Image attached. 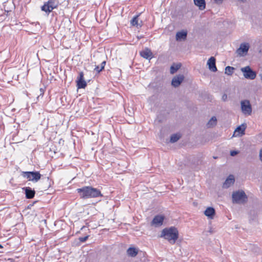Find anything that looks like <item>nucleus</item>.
<instances>
[{"label": "nucleus", "mask_w": 262, "mask_h": 262, "mask_svg": "<svg viewBox=\"0 0 262 262\" xmlns=\"http://www.w3.org/2000/svg\"><path fill=\"white\" fill-rule=\"evenodd\" d=\"M160 237H164L171 244H174L178 238L179 232L177 229L174 227L165 228L162 230Z\"/></svg>", "instance_id": "2"}, {"label": "nucleus", "mask_w": 262, "mask_h": 262, "mask_svg": "<svg viewBox=\"0 0 262 262\" xmlns=\"http://www.w3.org/2000/svg\"><path fill=\"white\" fill-rule=\"evenodd\" d=\"M259 157L261 161H262V149L260 150L259 152Z\"/></svg>", "instance_id": "34"}, {"label": "nucleus", "mask_w": 262, "mask_h": 262, "mask_svg": "<svg viewBox=\"0 0 262 262\" xmlns=\"http://www.w3.org/2000/svg\"><path fill=\"white\" fill-rule=\"evenodd\" d=\"M140 54L142 57L148 59L151 57L152 53L150 49L146 48L145 50L141 51Z\"/></svg>", "instance_id": "18"}, {"label": "nucleus", "mask_w": 262, "mask_h": 262, "mask_svg": "<svg viewBox=\"0 0 262 262\" xmlns=\"http://www.w3.org/2000/svg\"><path fill=\"white\" fill-rule=\"evenodd\" d=\"M94 70L97 72V73H99L100 71H101L102 70L99 66H96L95 68L94 69Z\"/></svg>", "instance_id": "28"}, {"label": "nucleus", "mask_w": 262, "mask_h": 262, "mask_svg": "<svg viewBox=\"0 0 262 262\" xmlns=\"http://www.w3.org/2000/svg\"><path fill=\"white\" fill-rule=\"evenodd\" d=\"M227 99V95L226 94L223 95V96L222 97V99L224 101H226Z\"/></svg>", "instance_id": "33"}, {"label": "nucleus", "mask_w": 262, "mask_h": 262, "mask_svg": "<svg viewBox=\"0 0 262 262\" xmlns=\"http://www.w3.org/2000/svg\"><path fill=\"white\" fill-rule=\"evenodd\" d=\"M246 127L247 125L245 123H243L241 125L238 126L234 131V135L237 136H239L240 134L244 135L245 134V130Z\"/></svg>", "instance_id": "14"}, {"label": "nucleus", "mask_w": 262, "mask_h": 262, "mask_svg": "<svg viewBox=\"0 0 262 262\" xmlns=\"http://www.w3.org/2000/svg\"><path fill=\"white\" fill-rule=\"evenodd\" d=\"M139 15H136L130 20V24L133 26H136L138 28L141 27L142 26V20H141L140 22L139 23Z\"/></svg>", "instance_id": "17"}, {"label": "nucleus", "mask_w": 262, "mask_h": 262, "mask_svg": "<svg viewBox=\"0 0 262 262\" xmlns=\"http://www.w3.org/2000/svg\"><path fill=\"white\" fill-rule=\"evenodd\" d=\"M234 70V68L230 66H227L225 68V73L226 74H227L228 75H231L233 74Z\"/></svg>", "instance_id": "24"}, {"label": "nucleus", "mask_w": 262, "mask_h": 262, "mask_svg": "<svg viewBox=\"0 0 262 262\" xmlns=\"http://www.w3.org/2000/svg\"><path fill=\"white\" fill-rule=\"evenodd\" d=\"M3 246L0 244V248H2Z\"/></svg>", "instance_id": "36"}, {"label": "nucleus", "mask_w": 262, "mask_h": 262, "mask_svg": "<svg viewBox=\"0 0 262 262\" xmlns=\"http://www.w3.org/2000/svg\"><path fill=\"white\" fill-rule=\"evenodd\" d=\"M217 123L216 118L214 116L212 117L208 121L207 125L208 127H212L216 125Z\"/></svg>", "instance_id": "22"}, {"label": "nucleus", "mask_w": 262, "mask_h": 262, "mask_svg": "<svg viewBox=\"0 0 262 262\" xmlns=\"http://www.w3.org/2000/svg\"><path fill=\"white\" fill-rule=\"evenodd\" d=\"M187 32L184 31L177 32L176 36V40H180L181 39H185L187 37Z\"/></svg>", "instance_id": "21"}, {"label": "nucleus", "mask_w": 262, "mask_h": 262, "mask_svg": "<svg viewBox=\"0 0 262 262\" xmlns=\"http://www.w3.org/2000/svg\"><path fill=\"white\" fill-rule=\"evenodd\" d=\"M89 237V236H84V237H80L79 238V240L81 242H85L87 239Z\"/></svg>", "instance_id": "27"}, {"label": "nucleus", "mask_w": 262, "mask_h": 262, "mask_svg": "<svg viewBox=\"0 0 262 262\" xmlns=\"http://www.w3.org/2000/svg\"><path fill=\"white\" fill-rule=\"evenodd\" d=\"M25 191L26 197L27 199H32L35 195V191L34 190L32 189L29 187H25L23 188Z\"/></svg>", "instance_id": "16"}, {"label": "nucleus", "mask_w": 262, "mask_h": 262, "mask_svg": "<svg viewBox=\"0 0 262 262\" xmlns=\"http://www.w3.org/2000/svg\"><path fill=\"white\" fill-rule=\"evenodd\" d=\"M39 91H40V95L37 97V99H39V97H40V96H42V95H43V93H44V92H45L44 89H42V88H40V90H39Z\"/></svg>", "instance_id": "29"}, {"label": "nucleus", "mask_w": 262, "mask_h": 262, "mask_svg": "<svg viewBox=\"0 0 262 262\" xmlns=\"http://www.w3.org/2000/svg\"><path fill=\"white\" fill-rule=\"evenodd\" d=\"M181 136L178 134H173L170 137V142L171 143H175L179 140Z\"/></svg>", "instance_id": "25"}, {"label": "nucleus", "mask_w": 262, "mask_h": 262, "mask_svg": "<svg viewBox=\"0 0 262 262\" xmlns=\"http://www.w3.org/2000/svg\"><path fill=\"white\" fill-rule=\"evenodd\" d=\"M207 64L209 70L213 72L217 71L215 66V58L214 57H211L207 61Z\"/></svg>", "instance_id": "12"}, {"label": "nucleus", "mask_w": 262, "mask_h": 262, "mask_svg": "<svg viewBox=\"0 0 262 262\" xmlns=\"http://www.w3.org/2000/svg\"><path fill=\"white\" fill-rule=\"evenodd\" d=\"M57 6L58 2L56 0H49L41 7V10L49 13Z\"/></svg>", "instance_id": "5"}, {"label": "nucleus", "mask_w": 262, "mask_h": 262, "mask_svg": "<svg viewBox=\"0 0 262 262\" xmlns=\"http://www.w3.org/2000/svg\"><path fill=\"white\" fill-rule=\"evenodd\" d=\"M22 176L28 179L29 181L34 182L38 181L41 176L38 171H24L22 172Z\"/></svg>", "instance_id": "4"}, {"label": "nucleus", "mask_w": 262, "mask_h": 262, "mask_svg": "<svg viewBox=\"0 0 262 262\" xmlns=\"http://www.w3.org/2000/svg\"><path fill=\"white\" fill-rule=\"evenodd\" d=\"M106 64V62L105 61H103L101 63V68L102 69V70H103L104 68V66Z\"/></svg>", "instance_id": "32"}, {"label": "nucleus", "mask_w": 262, "mask_h": 262, "mask_svg": "<svg viewBox=\"0 0 262 262\" xmlns=\"http://www.w3.org/2000/svg\"><path fill=\"white\" fill-rule=\"evenodd\" d=\"M237 154H238V151H235V150L231 151V152H230V155L231 156H234L236 155Z\"/></svg>", "instance_id": "30"}, {"label": "nucleus", "mask_w": 262, "mask_h": 262, "mask_svg": "<svg viewBox=\"0 0 262 262\" xmlns=\"http://www.w3.org/2000/svg\"><path fill=\"white\" fill-rule=\"evenodd\" d=\"M241 71L243 73L245 78L250 80H253L255 78L256 73L249 66L241 68Z\"/></svg>", "instance_id": "6"}, {"label": "nucleus", "mask_w": 262, "mask_h": 262, "mask_svg": "<svg viewBox=\"0 0 262 262\" xmlns=\"http://www.w3.org/2000/svg\"><path fill=\"white\" fill-rule=\"evenodd\" d=\"M241 110L243 114L246 115H250L252 113V107L250 101L245 100L241 102Z\"/></svg>", "instance_id": "7"}, {"label": "nucleus", "mask_w": 262, "mask_h": 262, "mask_svg": "<svg viewBox=\"0 0 262 262\" xmlns=\"http://www.w3.org/2000/svg\"><path fill=\"white\" fill-rule=\"evenodd\" d=\"M164 216L163 215H157L153 219L151 224L155 227H158L162 225Z\"/></svg>", "instance_id": "11"}, {"label": "nucleus", "mask_w": 262, "mask_h": 262, "mask_svg": "<svg viewBox=\"0 0 262 262\" xmlns=\"http://www.w3.org/2000/svg\"><path fill=\"white\" fill-rule=\"evenodd\" d=\"M184 79V76L183 74H179L175 76L172 79L171 85L174 88L178 87Z\"/></svg>", "instance_id": "10"}, {"label": "nucleus", "mask_w": 262, "mask_h": 262, "mask_svg": "<svg viewBox=\"0 0 262 262\" xmlns=\"http://www.w3.org/2000/svg\"><path fill=\"white\" fill-rule=\"evenodd\" d=\"M223 2V0H214V2L217 4H221Z\"/></svg>", "instance_id": "31"}, {"label": "nucleus", "mask_w": 262, "mask_h": 262, "mask_svg": "<svg viewBox=\"0 0 262 262\" xmlns=\"http://www.w3.org/2000/svg\"><path fill=\"white\" fill-rule=\"evenodd\" d=\"M249 47L248 43H242L241 44L239 48L237 49L236 53L240 56H244L248 52Z\"/></svg>", "instance_id": "8"}, {"label": "nucleus", "mask_w": 262, "mask_h": 262, "mask_svg": "<svg viewBox=\"0 0 262 262\" xmlns=\"http://www.w3.org/2000/svg\"><path fill=\"white\" fill-rule=\"evenodd\" d=\"M259 77H260V80H262V73H260L259 75Z\"/></svg>", "instance_id": "35"}, {"label": "nucleus", "mask_w": 262, "mask_h": 262, "mask_svg": "<svg viewBox=\"0 0 262 262\" xmlns=\"http://www.w3.org/2000/svg\"><path fill=\"white\" fill-rule=\"evenodd\" d=\"M77 193L81 198L86 199L102 196V194L99 189L92 186H84L77 189Z\"/></svg>", "instance_id": "1"}, {"label": "nucleus", "mask_w": 262, "mask_h": 262, "mask_svg": "<svg viewBox=\"0 0 262 262\" xmlns=\"http://www.w3.org/2000/svg\"><path fill=\"white\" fill-rule=\"evenodd\" d=\"M232 198L233 203L236 204H245L248 201V197L243 190L233 192Z\"/></svg>", "instance_id": "3"}, {"label": "nucleus", "mask_w": 262, "mask_h": 262, "mask_svg": "<svg viewBox=\"0 0 262 262\" xmlns=\"http://www.w3.org/2000/svg\"><path fill=\"white\" fill-rule=\"evenodd\" d=\"M235 181L234 176L233 175H230L227 179L225 180V182L223 183V188H228L231 185L233 184Z\"/></svg>", "instance_id": "13"}, {"label": "nucleus", "mask_w": 262, "mask_h": 262, "mask_svg": "<svg viewBox=\"0 0 262 262\" xmlns=\"http://www.w3.org/2000/svg\"><path fill=\"white\" fill-rule=\"evenodd\" d=\"M51 180H50L49 178H47V179L45 180V182L48 183V185L45 186L43 188L45 189H48L51 186Z\"/></svg>", "instance_id": "26"}, {"label": "nucleus", "mask_w": 262, "mask_h": 262, "mask_svg": "<svg viewBox=\"0 0 262 262\" xmlns=\"http://www.w3.org/2000/svg\"><path fill=\"white\" fill-rule=\"evenodd\" d=\"M181 64H173L170 67V72L171 74H173L175 73L180 68Z\"/></svg>", "instance_id": "23"}, {"label": "nucleus", "mask_w": 262, "mask_h": 262, "mask_svg": "<svg viewBox=\"0 0 262 262\" xmlns=\"http://www.w3.org/2000/svg\"><path fill=\"white\" fill-rule=\"evenodd\" d=\"M138 253V250L134 247H130L127 250V254L131 257H135Z\"/></svg>", "instance_id": "20"}, {"label": "nucleus", "mask_w": 262, "mask_h": 262, "mask_svg": "<svg viewBox=\"0 0 262 262\" xmlns=\"http://www.w3.org/2000/svg\"><path fill=\"white\" fill-rule=\"evenodd\" d=\"M194 4L197 6L201 10H204L206 7L205 0H193Z\"/></svg>", "instance_id": "19"}, {"label": "nucleus", "mask_w": 262, "mask_h": 262, "mask_svg": "<svg viewBox=\"0 0 262 262\" xmlns=\"http://www.w3.org/2000/svg\"><path fill=\"white\" fill-rule=\"evenodd\" d=\"M78 89H84L86 86V82L84 79V74L82 72H80L79 76L76 80Z\"/></svg>", "instance_id": "9"}, {"label": "nucleus", "mask_w": 262, "mask_h": 262, "mask_svg": "<svg viewBox=\"0 0 262 262\" xmlns=\"http://www.w3.org/2000/svg\"><path fill=\"white\" fill-rule=\"evenodd\" d=\"M204 214L209 219H212L215 214V209L213 207H208L204 211Z\"/></svg>", "instance_id": "15"}]
</instances>
